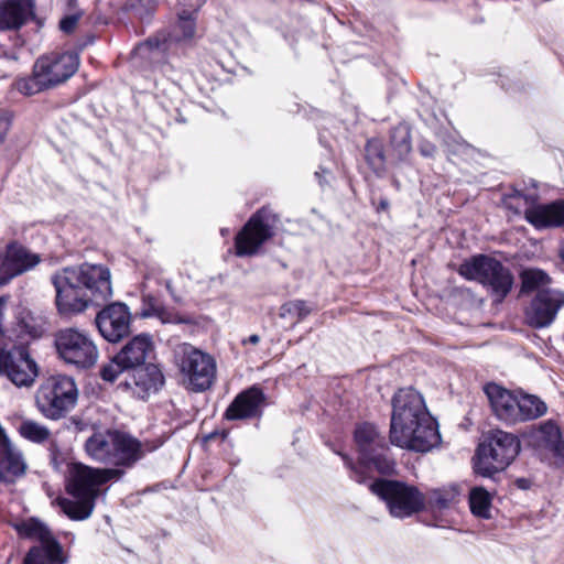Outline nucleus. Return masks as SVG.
<instances>
[{"label":"nucleus","mask_w":564,"mask_h":564,"mask_svg":"<svg viewBox=\"0 0 564 564\" xmlns=\"http://www.w3.org/2000/svg\"><path fill=\"white\" fill-rule=\"evenodd\" d=\"M423 154H429V149H425V151H423Z\"/></svg>","instance_id":"3c124183"},{"label":"nucleus","mask_w":564,"mask_h":564,"mask_svg":"<svg viewBox=\"0 0 564 564\" xmlns=\"http://www.w3.org/2000/svg\"><path fill=\"white\" fill-rule=\"evenodd\" d=\"M458 273L466 280L480 283L496 302H501L513 284L509 269L495 258L485 254L465 260L459 265Z\"/></svg>","instance_id":"1a4fd4ad"},{"label":"nucleus","mask_w":564,"mask_h":564,"mask_svg":"<svg viewBox=\"0 0 564 564\" xmlns=\"http://www.w3.org/2000/svg\"><path fill=\"white\" fill-rule=\"evenodd\" d=\"M423 154H429V149H425V151H423Z\"/></svg>","instance_id":"8fccbe9b"},{"label":"nucleus","mask_w":564,"mask_h":564,"mask_svg":"<svg viewBox=\"0 0 564 564\" xmlns=\"http://www.w3.org/2000/svg\"><path fill=\"white\" fill-rule=\"evenodd\" d=\"M95 324L107 341L119 343L131 332L132 314L127 304L112 302L97 313Z\"/></svg>","instance_id":"f3484780"},{"label":"nucleus","mask_w":564,"mask_h":564,"mask_svg":"<svg viewBox=\"0 0 564 564\" xmlns=\"http://www.w3.org/2000/svg\"><path fill=\"white\" fill-rule=\"evenodd\" d=\"M468 501L474 516L482 519L490 518L492 497L485 488H471Z\"/></svg>","instance_id":"c85d7f7f"},{"label":"nucleus","mask_w":564,"mask_h":564,"mask_svg":"<svg viewBox=\"0 0 564 564\" xmlns=\"http://www.w3.org/2000/svg\"><path fill=\"white\" fill-rule=\"evenodd\" d=\"M15 89L24 96H32L50 88L46 82L40 77L37 67L34 64L33 73L30 77L20 78L14 84Z\"/></svg>","instance_id":"473e14b6"},{"label":"nucleus","mask_w":564,"mask_h":564,"mask_svg":"<svg viewBox=\"0 0 564 564\" xmlns=\"http://www.w3.org/2000/svg\"><path fill=\"white\" fill-rule=\"evenodd\" d=\"M485 393L495 415L507 424L535 420L546 413V404L538 397H518L496 383H488Z\"/></svg>","instance_id":"0eeeda50"},{"label":"nucleus","mask_w":564,"mask_h":564,"mask_svg":"<svg viewBox=\"0 0 564 564\" xmlns=\"http://www.w3.org/2000/svg\"><path fill=\"white\" fill-rule=\"evenodd\" d=\"M85 451L93 460L116 467H130L144 453L141 442L119 430L95 432L86 440Z\"/></svg>","instance_id":"39448f33"},{"label":"nucleus","mask_w":564,"mask_h":564,"mask_svg":"<svg viewBox=\"0 0 564 564\" xmlns=\"http://www.w3.org/2000/svg\"><path fill=\"white\" fill-rule=\"evenodd\" d=\"M276 221V215L269 208H261L252 215L235 238L236 254H257L263 243L273 236Z\"/></svg>","instance_id":"4468645a"},{"label":"nucleus","mask_w":564,"mask_h":564,"mask_svg":"<svg viewBox=\"0 0 564 564\" xmlns=\"http://www.w3.org/2000/svg\"><path fill=\"white\" fill-rule=\"evenodd\" d=\"M380 206H381V208L386 209V208L388 207V202L382 200V202L380 203Z\"/></svg>","instance_id":"de8ad7c7"},{"label":"nucleus","mask_w":564,"mask_h":564,"mask_svg":"<svg viewBox=\"0 0 564 564\" xmlns=\"http://www.w3.org/2000/svg\"><path fill=\"white\" fill-rule=\"evenodd\" d=\"M158 8V0H128L126 9L140 20L152 17Z\"/></svg>","instance_id":"f704fd0d"},{"label":"nucleus","mask_w":564,"mask_h":564,"mask_svg":"<svg viewBox=\"0 0 564 564\" xmlns=\"http://www.w3.org/2000/svg\"><path fill=\"white\" fill-rule=\"evenodd\" d=\"M370 490L386 502L394 518H409L425 508V495L404 481L378 479L370 485Z\"/></svg>","instance_id":"f8f14e48"},{"label":"nucleus","mask_w":564,"mask_h":564,"mask_svg":"<svg viewBox=\"0 0 564 564\" xmlns=\"http://www.w3.org/2000/svg\"><path fill=\"white\" fill-rule=\"evenodd\" d=\"M355 443L359 453L357 464H354L347 455L339 453L346 467L351 470L350 477L355 481L364 484L372 477L373 469L383 475H390L394 471L395 463L390 457L386 438L375 425L365 423L357 426Z\"/></svg>","instance_id":"20e7f679"},{"label":"nucleus","mask_w":564,"mask_h":564,"mask_svg":"<svg viewBox=\"0 0 564 564\" xmlns=\"http://www.w3.org/2000/svg\"><path fill=\"white\" fill-rule=\"evenodd\" d=\"M196 32V14L180 10L177 20L170 31H161L145 42L139 44L132 55L134 65L148 63L151 67H160L163 73L167 67L162 61L173 43L192 41Z\"/></svg>","instance_id":"423d86ee"},{"label":"nucleus","mask_w":564,"mask_h":564,"mask_svg":"<svg viewBox=\"0 0 564 564\" xmlns=\"http://www.w3.org/2000/svg\"><path fill=\"white\" fill-rule=\"evenodd\" d=\"M12 123V116L9 112L0 116V147L3 144Z\"/></svg>","instance_id":"a19ab883"},{"label":"nucleus","mask_w":564,"mask_h":564,"mask_svg":"<svg viewBox=\"0 0 564 564\" xmlns=\"http://www.w3.org/2000/svg\"><path fill=\"white\" fill-rule=\"evenodd\" d=\"M42 257L18 241L9 242L0 253V286L35 269Z\"/></svg>","instance_id":"2eb2a0df"},{"label":"nucleus","mask_w":564,"mask_h":564,"mask_svg":"<svg viewBox=\"0 0 564 564\" xmlns=\"http://www.w3.org/2000/svg\"><path fill=\"white\" fill-rule=\"evenodd\" d=\"M366 158L371 165L381 167L384 156L382 148L378 141L371 140L367 143Z\"/></svg>","instance_id":"4c0bfd02"},{"label":"nucleus","mask_w":564,"mask_h":564,"mask_svg":"<svg viewBox=\"0 0 564 564\" xmlns=\"http://www.w3.org/2000/svg\"><path fill=\"white\" fill-rule=\"evenodd\" d=\"M33 0L0 1V31L18 30L34 14Z\"/></svg>","instance_id":"b1692460"},{"label":"nucleus","mask_w":564,"mask_h":564,"mask_svg":"<svg viewBox=\"0 0 564 564\" xmlns=\"http://www.w3.org/2000/svg\"><path fill=\"white\" fill-rule=\"evenodd\" d=\"M391 145L398 160H403L412 150L410 129L404 124L397 126L391 132Z\"/></svg>","instance_id":"7c9ffc66"},{"label":"nucleus","mask_w":564,"mask_h":564,"mask_svg":"<svg viewBox=\"0 0 564 564\" xmlns=\"http://www.w3.org/2000/svg\"><path fill=\"white\" fill-rule=\"evenodd\" d=\"M52 283L57 311L65 316L100 306L113 295L111 271L101 263L84 262L62 268L52 275Z\"/></svg>","instance_id":"f257e3e1"},{"label":"nucleus","mask_w":564,"mask_h":564,"mask_svg":"<svg viewBox=\"0 0 564 564\" xmlns=\"http://www.w3.org/2000/svg\"><path fill=\"white\" fill-rule=\"evenodd\" d=\"M17 529L20 535L35 540L40 544L46 543L47 541L54 539L50 529L43 522L36 519H29L23 521L17 527Z\"/></svg>","instance_id":"c756f323"},{"label":"nucleus","mask_w":564,"mask_h":564,"mask_svg":"<svg viewBox=\"0 0 564 564\" xmlns=\"http://www.w3.org/2000/svg\"><path fill=\"white\" fill-rule=\"evenodd\" d=\"M127 370H130V368L119 360V355L117 354L109 362L100 368L99 373L102 380L113 382Z\"/></svg>","instance_id":"c9c22d12"},{"label":"nucleus","mask_w":564,"mask_h":564,"mask_svg":"<svg viewBox=\"0 0 564 564\" xmlns=\"http://www.w3.org/2000/svg\"><path fill=\"white\" fill-rule=\"evenodd\" d=\"M154 350V344L150 335L139 334L130 339L118 352L119 360L130 369L144 365Z\"/></svg>","instance_id":"393cba45"},{"label":"nucleus","mask_w":564,"mask_h":564,"mask_svg":"<svg viewBox=\"0 0 564 564\" xmlns=\"http://www.w3.org/2000/svg\"><path fill=\"white\" fill-rule=\"evenodd\" d=\"M131 370V380L126 382V387L139 399H145L164 384V376L154 364L142 365Z\"/></svg>","instance_id":"4be33fe9"},{"label":"nucleus","mask_w":564,"mask_h":564,"mask_svg":"<svg viewBox=\"0 0 564 564\" xmlns=\"http://www.w3.org/2000/svg\"><path fill=\"white\" fill-rule=\"evenodd\" d=\"M227 234H228V230H227V229H223V230H221V235H223V236H225V235H227Z\"/></svg>","instance_id":"09e8293b"},{"label":"nucleus","mask_w":564,"mask_h":564,"mask_svg":"<svg viewBox=\"0 0 564 564\" xmlns=\"http://www.w3.org/2000/svg\"><path fill=\"white\" fill-rule=\"evenodd\" d=\"M522 291L530 292L534 290H545L544 286L550 284V276L540 269H527L521 274Z\"/></svg>","instance_id":"72a5a7b5"},{"label":"nucleus","mask_w":564,"mask_h":564,"mask_svg":"<svg viewBox=\"0 0 564 564\" xmlns=\"http://www.w3.org/2000/svg\"><path fill=\"white\" fill-rule=\"evenodd\" d=\"M516 198L523 200L524 218L535 229L564 227V199L540 204L533 195H518Z\"/></svg>","instance_id":"a211bd4d"},{"label":"nucleus","mask_w":564,"mask_h":564,"mask_svg":"<svg viewBox=\"0 0 564 564\" xmlns=\"http://www.w3.org/2000/svg\"><path fill=\"white\" fill-rule=\"evenodd\" d=\"M40 77L51 88L66 82L78 69L79 56L75 52L51 53L36 59Z\"/></svg>","instance_id":"6ab92c4d"},{"label":"nucleus","mask_w":564,"mask_h":564,"mask_svg":"<svg viewBox=\"0 0 564 564\" xmlns=\"http://www.w3.org/2000/svg\"><path fill=\"white\" fill-rule=\"evenodd\" d=\"M54 345L58 357L79 369L93 367L99 357V350L91 335L84 329L66 327L55 334Z\"/></svg>","instance_id":"ddd939ff"},{"label":"nucleus","mask_w":564,"mask_h":564,"mask_svg":"<svg viewBox=\"0 0 564 564\" xmlns=\"http://www.w3.org/2000/svg\"><path fill=\"white\" fill-rule=\"evenodd\" d=\"M161 306L162 303L155 296L152 294H143L140 314L145 318L153 317Z\"/></svg>","instance_id":"58836bf2"},{"label":"nucleus","mask_w":564,"mask_h":564,"mask_svg":"<svg viewBox=\"0 0 564 564\" xmlns=\"http://www.w3.org/2000/svg\"><path fill=\"white\" fill-rule=\"evenodd\" d=\"M23 564H31V563H28V560L24 557Z\"/></svg>","instance_id":"603ef678"},{"label":"nucleus","mask_w":564,"mask_h":564,"mask_svg":"<svg viewBox=\"0 0 564 564\" xmlns=\"http://www.w3.org/2000/svg\"><path fill=\"white\" fill-rule=\"evenodd\" d=\"M311 310L308 308L305 301L294 300L286 302L280 308V316L285 317H296L299 321L303 319L310 314Z\"/></svg>","instance_id":"e433bc0d"},{"label":"nucleus","mask_w":564,"mask_h":564,"mask_svg":"<svg viewBox=\"0 0 564 564\" xmlns=\"http://www.w3.org/2000/svg\"><path fill=\"white\" fill-rule=\"evenodd\" d=\"M25 558L31 564H66L68 562L67 554L55 538L31 547Z\"/></svg>","instance_id":"a878e982"},{"label":"nucleus","mask_w":564,"mask_h":564,"mask_svg":"<svg viewBox=\"0 0 564 564\" xmlns=\"http://www.w3.org/2000/svg\"><path fill=\"white\" fill-rule=\"evenodd\" d=\"M519 438L505 431H494L488 443L480 444L477 449L474 469L484 477L503 470L520 452Z\"/></svg>","instance_id":"9b49d317"},{"label":"nucleus","mask_w":564,"mask_h":564,"mask_svg":"<svg viewBox=\"0 0 564 564\" xmlns=\"http://www.w3.org/2000/svg\"><path fill=\"white\" fill-rule=\"evenodd\" d=\"M25 467L21 452L12 446L0 426V481H12L24 474Z\"/></svg>","instance_id":"5701e85b"},{"label":"nucleus","mask_w":564,"mask_h":564,"mask_svg":"<svg viewBox=\"0 0 564 564\" xmlns=\"http://www.w3.org/2000/svg\"><path fill=\"white\" fill-rule=\"evenodd\" d=\"M174 362L182 375L184 386L194 392L209 389L216 379L214 357L188 343L174 348Z\"/></svg>","instance_id":"6e6552de"},{"label":"nucleus","mask_w":564,"mask_h":564,"mask_svg":"<svg viewBox=\"0 0 564 564\" xmlns=\"http://www.w3.org/2000/svg\"><path fill=\"white\" fill-rule=\"evenodd\" d=\"M205 1L206 0H180L178 4L181 10H186L187 12H193L196 14Z\"/></svg>","instance_id":"79ce46f5"},{"label":"nucleus","mask_w":564,"mask_h":564,"mask_svg":"<svg viewBox=\"0 0 564 564\" xmlns=\"http://www.w3.org/2000/svg\"><path fill=\"white\" fill-rule=\"evenodd\" d=\"M19 433L23 438L33 443H44L51 436V432L45 425L33 420L22 421L19 426Z\"/></svg>","instance_id":"2f4dec72"},{"label":"nucleus","mask_w":564,"mask_h":564,"mask_svg":"<svg viewBox=\"0 0 564 564\" xmlns=\"http://www.w3.org/2000/svg\"><path fill=\"white\" fill-rule=\"evenodd\" d=\"M164 285H165V289L166 291L170 293V295L174 299V301L178 302L180 299L176 296L175 292H174V289L172 286V282L170 280H166L164 282Z\"/></svg>","instance_id":"a18cd8bd"},{"label":"nucleus","mask_w":564,"mask_h":564,"mask_svg":"<svg viewBox=\"0 0 564 564\" xmlns=\"http://www.w3.org/2000/svg\"><path fill=\"white\" fill-rule=\"evenodd\" d=\"M0 375L6 376L17 387H31L39 369L25 348L14 347L6 351L0 347Z\"/></svg>","instance_id":"dca6fc26"},{"label":"nucleus","mask_w":564,"mask_h":564,"mask_svg":"<svg viewBox=\"0 0 564 564\" xmlns=\"http://www.w3.org/2000/svg\"><path fill=\"white\" fill-rule=\"evenodd\" d=\"M78 22V15H68L62 19L59 22V28L65 33H70L75 30Z\"/></svg>","instance_id":"37998d69"},{"label":"nucleus","mask_w":564,"mask_h":564,"mask_svg":"<svg viewBox=\"0 0 564 564\" xmlns=\"http://www.w3.org/2000/svg\"><path fill=\"white\" fill-rule=\"evenodd\" d=\"M160 319L163 324H178L182 323V318L172 310H169L164 305L160 307L156 314L153 316Z\"/></svg>","instance_id":"ea45409f"},{"label":"nucleus","mask_w":564,"mask_h":564,"mask_svg":"<svg viewBox=\"0 0 564 564\" xmlns=\"http://www.w3.org/2000/svg\"><path fill=\"white\" fill-rule=\"evenodd\" d=\"M564 305V294L557 290L545 289L538 291L527 310L528 323L536 328L552 324L557 312Z\"/></svg>","instance_id":"aec40b11"},{"label":"nucleus","mask_w":564,"mask_h":564,"mask_svg":"<svg viewBox=\"0 0 564 564\" xmlns=\"http://www.w3.org/2000/svg\"><path fill=\"white\" fill-rule=\"evenodd\" d=\"M7 300L4 297H0V347L3 345V329H2V317H3V307L6 305Z\"/></svg>","instance_id":"c03bdc74"},{"label":"nucleus","mask_w":564,"mask_h":564,"mask_svg":"<svg viewBox=\"0 0 564 564\" xmlns=\"http://www.w3.org/2000/svg\"><path fill=\"white\" fill-rule=\"evenodd\" d=\"M265 402L261 388L253 386L240 392L225 412L227 420H245L258 416Z\"/></svg>","instance_id":"412c9836"},{"label":"nucleus","mask_w":564,"mask_h":564,"mask_svg":"<svg viewBox=\"0 0 564 564\" xmlns=\"http://www.w3.org/2000/svg\"><path fill=\"white\" fill-rule=\"evenodd\" d=\"M260 341V337L257 334L250 335L248 338L242 340L243 345L251 344L257 345Z\"/></svg>","instance_id":"49530a36"},{"label":"nucleus","mask_w":564,"mask_h":564,"mask_svg":"<svg viewBox=\"0 0 564 564\" xmlns=\"http://www.w3.org/2000/svg\"><path fill=\"white\" fill-rule=\"evenodd\" d=\"M536 440L545 448L550 449L556 457H564V443L562 440V433L558 425L549 420L539 425L536 429Z\"/></svg>","instance_id":"bb28decb"},{"label":"nucleus","mask_w":564,"mask_h":564,"mask_svg":"<svg viewBox=\"0 0 564 564\" xmlns=\"http://www.w3.org/2000/svg\"><path fill=\"white\" fill-rule=\"evenodd\" d=\"M458 496L459 491L456 485L432 489L425 496V507L432 512H443L458 501Z\"/></svg>","instance_id":"cd10ccee"},{"label":"nucleus","mask_w":564,"mask_h":564,"mask_svg":"<svg viewBox=\"0 0 564 564\" xmlns=\"http://www.w3.org/2000/svg\"><path fill=\"white\" fill-rule=\"evenodd\" d=\"M390 441L415 452H427L441 441L436 421L413 388L399 389L392 399Z\"/></svg>","instance_id":"f03ea898"},{"label":"nucleus","mask_w":564,"mask_h":564,"mask_svg":"<svg viewBox=\"0 0 564 564\" xmlns=\"http://www.w3.org/2000/svg\"><path fill=\"white\" fill-rule=\"evenodd\" d=\"M78 390L75 381L67 376H52L45 379L35 392V405L40 413L53 421L64 417L75 408Z\"/></svg>","instance_id":"9d476101"},{"label":"nucleus","mask_w":564,"mask_h":564,"mask_svg":"<svg viewBox=\"0 0 564 564\" xmlns=\"http://www.w3.org/2000/svg\"><path fill=\"white\" fill-rule=\"evenodd\" d=\"M120 470L93 468L84 464H73L69 468L66 490L74 498H58L57 505L72 520L88 519L95 508L101 487L111 479L119 478Z\"/></svg>","instance_id":"7ed1b4c3"}]
</instances>
